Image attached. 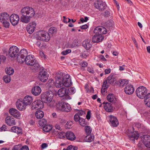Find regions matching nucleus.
<instances>
[{
  "label": "nucleus",
  "instance_id": "obj_1",
  "mask_svg": "<svg viewBox=\"0 0 150 150\" xmlns=\"http://www.w3.org/2000/svg\"><path fill=\"white\" fill-rule=\"evenodd\" d=\"M21 13L22 16L21 17L20 21L25 23L29 22L30 18L33 17L35 14L34 9L29 7L23 8L21 10Z\"/></svg>",
  "mask_w": 150,
  "mask_h": 150
},
{
  "label": "nucleus",
  "instance_id": "obj_2",
  "mask_svg": "<svg viewBox=\"0 0 150 150\" xmlns=\"http://www.w3.org/2000/svg\"><path fill=\"white\" fill-rule=\"evenodd\" d=\"M53 97L54 94L53 92L50 91L42 93L41 95V100L44 101V102L48 104L50 107H52L53 105V102H52Z\"/></svg>",
  "mask_w": 150,
  "mask_h": 150
},
{
  "label": "nucleus",
  "instance_id": "obj_3",
  "mask_svg": "<svg viewBox=\"0 0 150 150\" xmlns=\"http://www.w3.org/2000/svg\"><path fill=\"white\" fill-rule=\"evenodd\" d=\"M137 96L139 98L143 99L146 98L147 93V90L146 88L144 86H139L136 91Z\"/></svg>",
  "mask_w": 150,
  "mask_h": 150
},
{
  "label": "nucleus",
  "instance_id": "obj_4",
  "mask_svg": "<svg viewBox=\"0 0 150 150\" xmlns=\"http://www.w3.org/2000/svg\"><path fill=\"white\" fill-rule=\"evenodd\" d=\"M57 108L62 111L68 112L71 110V107L68 103L59 102L56 105Z\"/></svg>",
  "mask_w": 150,
  "mask_h": 150
},
{
  "label": "nucleus",
  "instance_id": "obj_5",
  "mask_svg": "<svg viewBox=\"0 0 150 150\" xmlns=\"http://www.w3.org/2000/svg\"><path fill=\"white\" fill-rule=\"evenodd\" d=\"M28 52L25 49L21 50L17 56V60L19 63H23L25 61V58L27 56Z\"/></svg>",
  "mask_w": 150,
  "mask_h": 150
},
{
  "label": "nucleus",
  "instance_id": "obj_6",
  "mask_svg": "<svg viewBox=\"0 0 150 150\" xmlns=\"http://www.w3.org/2000/svg\"><path fill=\"white\" fill-rule=\"evenodd\" d=\"M49 77V74L46 70L43 67L40 70L38 75L39 79L42 82H45L47 80Z\"/></svg>",
  "mask_w": 150,
  "mask_h": 150
},
{
  "label": "nucleus",
  "instance_id": "obj_7",
  "mask_svg": "<svg viewBox=\"0 0 150 150\" xmlns=\"http://www.w3.org/2000/svg\"><path fill=\"white\" fill-rule=\"evenodd\" d=\"M38 39L40 40L47 42L50 39L49 34L45 31H41L39 33Z\"/></svg>",
  "mask_w": 150,
  "mask_h": 150
},
{
  "label": "nucleus",
  "instance_id": "obj_8",
  "mask_svg": "<svg viewBox=\"0 0 150 150\" xmlns=\"http://www.w3.org/2000/svg\"><path fill=\"white\" fill-rule=\"evenodd\" d=\"M44 101L40 100H37L33 102L31 108L32 109H41L44 106Z\"/></svg>",
  "mask_w": 150,
  "mask_h": 150
},
{
  "label": "nucleus",
  "instance_id": "obj_9",
  "mask_svg": "<svg viewBox=\"0 0 150 150\" xmlns=\"http://www.w3.org/2000/svg\"><path fill=\"white\" fill-rule=\"evenodd\" d=\"M58 94L60 97H63L65 100L71 99V98L67 94V89L63 87L60 89L58 91Z\"/></svg>",
  "mask_w": 150,
  "mask_h": 150
},
{
  "label": "nucleus",
  "instance_id": "obj_10",
  "mask_svg": "<svg viewBox=\"0 0 150 150\" xmlns=\"http://www.w3.org/2000/svg\"><path fill=\"white\" fill-rule=\"evenodd\" d=\"M19 49L16 46L11 47L8 51V54L11 57H15L18 55Z\"/></svg>",
  "mask_w": 150,
  "mask_h": 150
},
{
  "label": "nucleus",
  "instance_id": "obj_11",
  "mask_svg": "<svg viewBox=\"0 0 150 150\" xmlns=\"http://www.w3.org/2000/svg\"><path fill=\"white\" fill-rule=\"evenodd\" d=\"M25 61L27 65L31 66L36 61L33 56L31 54L28 55L25 59Z\"/></svg>",
  "mask_w": 150,
  "mask_h": 150
},
{
  "label": "nucleus",
  "instance_id": "obj_12",
  "mask_svg": "<svg viewBox=\"0 0 150 150\" xmlns=\"http://www.w3.org/2000/svg\"><path fill=\"white\" fill-rule=\"evenodd\" d=\"M94 32L95 34L102 35V34H106L107 33V30L105 28L99 26L95 28Z\"/></svg>",
  "mask_w": 150,
  "mask_h": 150
},
{
  "label": "nucleus",
  "instance_id": "obj_13",
  "mask_svg": "<svg viewBox=\"0 0 150 150\" xmlns=\"http://www.w3.org/2000/svg\"><path fill=\"white\" fill-rule=\"evenodd\" d=\"M19 19L18 16L16 14H12L10 17V22L13 25H16L18 24Z\"/></svg>",
  "mask_w": 150,
  "mask_h": 150
},
{
  "label": "nucleus",
  "instance_id": "obj_14",
  "mask_svg": "<svg viewBox=\"0 0 150 150\" xmlns=\"http://www.w3.org/2000/svg\"><path fill=\"white\" fill-rule=\"evenodd\" d=\"M94 5L96 8L101 11L105 9L106 6V4L101 1H97L94 4Z\"/></svg>",
  "mask_w": 150,
  "mask_h": 150
},
{
  "label": "nucleus",
  "instance_id": "obj_15",
  "mask_svg": "<svg viewBox=\"0 0 150 150\" xmlns=\"http://www.w3.org/2000/svg\"><path fill=\"white\" fill-rule=\"evenodd\" d=\"M110 124L114 127H117L119 125V122L117 118L115 116L110 115L109 117Z\"/></svg>",
  "mask_w": 150,
  "mask_h": 150
},
{
  "label": "nucleus",
  "instance_id": "obj_16",
  "mask_svg": "<svg viewBox=\"0 0 150 150\" xmlns=\"http://www.w3.org/2000/svg\"><path fill=\"white\" fill-rule=\"evenodd\" d=\"M143 143L145 146L150 148V136L145 135L142 138Z\"/></svg>",
  "mask_w": 150,
  "mask_h": 150
},
{
  "label": "nucleus",
  "instance_id": "obj_17",
  "mask_svg": "<svg viewBox=\"0 0 150 150\" xmlns=\"http://www.w3.org/2000/svg\"><path fill=\"white\" fill-rule=\"evenodd\" d=\"M9 113L14 117L19 119L21 116L20 112L16 109L12 108L9 111Z\"/></svg>",
  "mask_w": 150,
  "mask_h": 150
},
{
  "label": "nucleus",
  "instance_id": "obj_18",
  "mask_svg": "<svg viewBox=\"0 0 150 150\" xmlns=\"http://www.w3.org/2000/svg\"><path fill=\"white\" fill-rule=\"evenodd\" d=\"M36 25V23L34 22L28 24L26 27L28 32L30 34L32 33L35 28Z\"/></svg>",
  "mask_w": 150,
  "mask_h": 150
},
{
  "label": "nucleus",
  "instance_id": "obj_19",
  "mask_svg": "<svg viewBox=\"0 0 150 150\" xmlns=\"http://www.w3.org/2000/svg\"><path fill=\"white\" fill-rule=\"evenodd\" d=\"M16 107L20 110H25L26 107L22 99H19V101L16 102Z\"/></svg>",
  "mask_w": 150,
  "mask_h": 150
},
{
  "label": "nucleus",
  "instance_id": "obj_20",
  "mask_svg": "<svg viewBox=\"0 0 150 150\" xmlns=\"http://www.w3.org/2000/svg\"><path fill=\"white\" fill-rule=\"evenodd\" d=\"M124 91L126 94L131 95L134 92V88L132 85L128 84L125 88Z\"/></svg>",
  "mask_w": 150,
  "mask_h": 150
},
{
  "label": "nucleus",
  "instance_id": "obj_21",
  "mask_svg": "<svg viewBox=\"0 0 150 150\" xmlns=\"http://www.w3.org/2000/svg\"><path fill=\"white\" fill-rule=\"evenodd\" d=\"M41 88L40 87L38 86H36L33 87L31 90L32 94L35 96L39 95L41 93Z\"/></svg>",
  "mask_w": 150,
  "mask_h": 150
},
{
  "label": "nucleus",
  "instance_id": "obj_22",
  "mask_svg": "<svg viewBox=\"0 0 150 150\" xmlns=\"http://www.w3.org/2000/svg\"><path fill=\"white\" fill-rule=\"evenodd\" d=\"M104 39V37L101 35L96 34L93 37L92 41L94 43H98L102 41Z\"/></svg>",
  "mask_w": 150,
  "mask_h": 150
},
{
  "label": "nucleus",
  "instance_id": "obj_23",
  "mask_svg": "<svg viewBox=\"0 0 150 150\" xmlns=\"http://www.w3.org/2000/svg\"><path fill=\"white\" fill-rule=\"evenodd\" d=\"M66 134V137L68 139L71 141L76 139V136L73 132L71 131H68Z\"/></svg>",
  "mask_w": 150,
  "mask_h": 150
},
{
  "label": "nucleus",
  "instance_id": "obj_24",
  "mask_svg": "<svg viewBox=\"0 0 150 150\" xmlns=\"http://www.w3.org/2000/svg\"><path fill=\"white\" fill-rule=\"evenodd\" d=\"M103 104H104V108L105 110L108 112H111L113 111V107L112 104L108 102H103Z\"/></svg>",
  "mask_w": 150,
  "mask_h": 150
},
{
  "label": "nucleus",
  "instance_id": "obj_25",
  "mask_svg": "<svg viewBox=\"0 0 150 150\" xmlns=\"http://www.w3.org/2000/svg\"><path fill=\"white\" fill-rule=\"evenodd\" d=\"M22 100L23 102V103L27 106L30 105L33 101V98L31 96H27Z\"/></svg>",
  "mask_w": 150,
  "mask_h": 150
},
{
  "label": "nucleus",
  "instance_id": "obj_26",
  "mask_svg": "<svg viewBox=\"0 0 150 150\" xmlns=\"http://www.w3.org/2000/svg\"><path fill=\"white\" fill-rule=\"evenodd\" d=\"M128 136L131 140L134 141L135 140H137L139 137V134L138 132L135 131L131 132L128 134Z\"/></svg>",
  "mask_w": 150,
  "mask_h": 150
},
{
  "label": "nucleus",
  "instance_id": "obj_27",
  "mask_svg": "<svg viewBox=\"0 0 150 150\" xmlns=\"http://www.w3.org/2000/svg\"><path fill=\"white\" fill-rule=\"evenodd\" d=\"M108 82L112 84H114L116 83V77L115 74H111L107 78Z\"/></svg>",
  "mask_w": 150,
  "mask_h": 150
},
{
  "label": "nucleus",
  "instance_id": "obj_28",
  "mask_svg": "<svg viewBox=\"0 0 150 150\" xmlns=\"http://www.w3.org/2000/svg\"><path fill=\"white\" fill-rule=\"evenodd\" d=\"M6 123L9 126H11L15 125L14 119L10 116H7L5 119Z\"/></svg>",
  "mask_w": 150,
  "mask_h": 150
},
{
  "label": "nucleus",
  "instance_id": "obj_29",
  "mask_svg": "<svg viewBox=\"0 0 150 150\" xmlns=\"http://www.w3.org/2000/svg\"><path fill=\"white\" fill-rule=\"evenodd\" d=\"M34 63V64L31 65V69L33 71H38L39 70H41L42 69V68L40 67L38 62L36 61Z\"/></svg>",
  "mask_w": 150,
  "mask_h": 150
},
{
  "label": "nucleus",
  "instance_id": "obj_30",
  "mask_svg": "<svg viewBox=\"0 0 150 150\" xmlns=\"http://www.w3.org/2000/svg\"><path fill=\"white\" fill-rule=\"evenodd\" d=\"M82 45L87 50H89L92 46L91 42L89 40L84 41L82 43Z\"/></svg>",
  "mask_w": 150,
  "mask_h": 150
},
{
  "label": "nucleus",
  "instance_id": "obj_31",
  "mask_svg": "<svg viewBox=\"0 0 150 150\" xmlns=\"http://www.w3.org/2000/svg\"><path fill=\"white\" fill-rule=\"evenodd\" d=\"M10 18L9 15L6 13H2L0 16V21L1 22L9 20Z\"/></svg>",
  "mask_w": 150,
  "mask_h": 150
},
{
  "label": "nucleus",
  "instance_id": "obj_32",
  "mask_svg": "<svg viewBox=\"0 0 150 150\" xmlns=\"http://www.w3.org/2000/svg\"><path fill=\"white\" fill-rule=\"evenodd\" d=\"M107 99L109 102L112 103H114L116 100V98L114 95L112 93L109 94L108 95L107 97Z\"/></svg>",
  "mask_w": 150,
  "mask_h": 150
},
{
  "label": "nucleus",
  "instance_id": "obj_33",
  "mask_svg": "<svg viewBox=\"0 0 150 150\" xmlns=\"http://www.w3.org/2000/svg\"><path fill=\"white\" fill-rule=\"evenodd\" d=\"M11 130L12 132L18 134H22V130L21 128L18 127L13 126L11 128Z\"/></svg>",
  "mask_w": 150,
  "mask_h": 150
},
{
  "label": "nucleus",
  "instance_id": "obj_34",
  "mask_svg": "<svg viewBox=\"0 0 150 150\" xmlns=\"http://www.w3.org/2000/svg\"><path fill=\"white\" fill-rule=\"evenodd\" d=\"M144 102L145 105L147 106L150 108V93L147 94L144 99Z\"/></svg>",
  "mask_w": 150,
  "mask_h": 150
},
{
  "label": "nucleus",
  "instance_id": "obj_35",
  "mask_svg": "<svg viewBox=\"0 0 150 150\" xmlns=\"http://www.w3.org/2000/svg\"><path fill=\"white\" fill-rule=\"evenodd\" d=\"M5 72L6 74L8 75H12L14 72L13 69L11 67H7L5 69Z\"/></svg>",
  "mask_w": 150,
  "mask_h": 150
},
{
  "label": "nucleus",
  "instance_id": "obj_36",
  "mask_svg": "<svg viewBox=\"0 0 150 150\" xmlns=\"http://www.w3.org/2000/svg\"><path fill=\"white\" fill-rule=\"evenodd\" d=\"M44 116L43 112L41 110L37 111L35 113V116L37 118L41 119Z\"/></svg>",
  "mask_w": 150,
  "mask_h": 150
},
{
  "label": "nucleus",
  "instance_id": "obj_37",
  "mask_svg": "<svg viewBox=\"0 0 150 150\" xmlns=\"http://www.w3.org/2000/svg\"><path fill=\"white\" fill-rule=\"evenodd\" d=\"M94 136L93 135L88 134L84 139V140L87 142H91L94 140Z\"/></svg>",
  "mask_w": 150,
  "mask_h": 150
},
{
  "label": "nucleus",
  "instance_id": "obj_38",
  "mask_svg": "<svg viewBox=\"0 0 150 150\" xmlns=\"http://www.w3.org/2000/svg\"><path fill=\"white\" fill-rule=\"evenodd\" d=\"M114 23L112 20L108 21L106 23V26L107 28H109V29L112 28V27L114 26Z\"/></svg>",
  "mask_w": 150,
  "mask_h": 150
},
{
  "label": "nucleus",
  "instance_id": "obj_39",
  "mask_svg": "<svg viewBox=\"0 0 150 150\" xmlns=\"http://www.w3.org/2000/svg\"><path fill=\"white\" fill-rule=\"evenodd\" d=\"M52 126L51 125H46L43 127V130L46 132H49L52 129Z\"/></svg>",
  "mask_w": 150,
  "mask_h": 150
},
{
  "label": "nucleus",
  "instance_id": "obj_40",
  "mask_svg": "<svg viewBox=\"0 0 150 150\" xmlns=\"http://www.w3.org/2000/svg\"><path fill=\"white\" fill-rule=\"evenodd\" d=\"M64 75V74L63 72H59L56 74V79L59 80H62V78Z\"/></svg>",
  "mask_w": 150,
  "mask_h": 150
},
{
  "label": "nucleus",
  "instance_id": "obj_41",
  "mask_svg": "<svg viewBox=\"0 0 150 150\" xmlns=\"http://www.w3.org/2000/svg\"><path fill=\"white\" fill-rule=\"evenodd\" d=\"M75 92V89L74 87H71L68 88L67 90V95H71L74 94Z\"/></svg>",
  "mask_w": 150,
  "mask_h": 150
},
{
  "label": "nucleus",
  "instance_id": "obj_42",
  "mask_svg": "<svg viewBox=\"0 0 150 150\" xmlns=\"http://www.w3.org/2000/svg\"><path fill=\"white\" fill-rule=\"evenodd\" d=\"M47 121L45 119H42L39 121L38 124L41 127H43L47 125Z\"/></svg>",
  "mask_w": 150,
  "mask_h": 150
},
{
  "label": "nucleus",
  "instance_id": "obj_43",
  "mask_svg": "<svg viewBox=\"0 0 150 150\" xmlns=\"http://www.w3.org/2000/svg\"><path fill=\"white\" fill-rule=\"evenodd\" d=\"M63 82V86L66 87H70L72 85V83L71 79H69L68 81H64Z\"/></svg>",
  "mask_w": 150,
  "mask_h": 150
},
{
  "label": "nucleus",
  "instance_id": "obj_44",
  "mask_svg": "<svg viewBox=\"0 0 150 150\" xmlns=\"http://www.w3.org/2000/svg\"><path fill=\"white\" fill-rule=\"evenodd\" d=\"M119 82V86L121 87H123L124 86L127 85L128 83V81L125 80L123 79L120 81Z\"/></svg>",
  "mask_w": 150,
  "mask_h": 150
},
{
  "label": "nucleus",
  "instance_id": "obj_45",
  "mask_svg": "<svg viewBox=\"0 0 150 150\" xmlns=\"http://www.w3.org/2000/svg\"><path fill=\"white\" fill-rule=\"evenodd\" d=\"M63 85V84L62 80H56L55 83V86L57 88H60Z\"/></svg>",
  "mask_w": 150,
  "mask_h": 150
},
{
  "label": "nucleus",
  "instance_id": "obj_46",
  "mask_svg": "<svg viewBox=\"0 0 150 150\" xmlns=\"http://www.w3.org/2000/svg\"><path fill=\"white\" fill-rule=\"evenodd\" d=\"M49 34H51L52 35L55 33H56L57 32V29L55 27H51L49 30Z\"/></svg>",
  "mask_w": 150,
  "mask_h": 150
},
{
  "label": "nucleus",
  "instance_id": "obj_47",
  "mask_svg": "<svg viewBox=\"0 0 150 150\" xmlns=\"http://www.w3.org/2000/svg\"><path fill=\"white\" fill-rule=\"evenodd\" d=\"M10 76L5 75L4 76L3 78V80L6 83H8L10 82L11 79Z\"/></svg>",
  "mask_w": 150,
  "mask_h": 150
},
{
  "label": "nucleus",
  "instance_id": "obj_48",
  "mask_svg": "<svg viewBox=\"0 0 150 150\" xmlns=\"http://www.w3.org/2000/svg\"><path fill=\"white\" fill-rule=\"evenodd\" d=\"M85 131L87 134H89L92 131V129L90 126H86L85 127Z\"/></svg>",
  "mask_w": 150,
  "mask_h": 150
},
{
  "label": "nucleus",
  "instance_id": "obj_49",
  "mask_svg": "<svg viewBox=\"0 0 150 150\" xmlns=\"http://www.w3.org/2000/svg\"><path fill=\"white\" fill-rule=\"evenodd\" d=\"M71 79L70 76L68 74H67L64 75L63 77L62 81L63 82L64 81H69V79Z\"/></svg>",
  "mask_w": 150,
  "mask_h": 150
},
{
  "label": "nucleus",
  "instance_id": "obj_50",
  "mask_svg": "<svg viewBox=\"0 0 150 150\" xmlns=\"http://www.w3.org/2000/svg\"><path fill=\"white\" fill-rule=\"evenodd\" d=\"M80 125L83 127H85L87 125V122L85 121L84 119L82 118L79 121Z\"/></svg>",
  "mask_w": 150,
  "mask_h": 150
},
{
  "label": "nucleus",
  "instance_id": "obj_51",
  "mask_svg": "<svg viewBox=\"0 0 150 150\" xmlns=\"http://www.w3.org/2000/svg\"><path fill=\"white\" fill-rule=\"evenodd\" d=\"M66 134L63 132H59L57 134L58 137L60 138H64L66 136Z\"/></svg>",
  "mask_w": 150,
  "mask_h": 150
},
{
  "label": "nucleus",
  "instance_id": "obj_52",
  "mask_svg": "<svg viewBox=\"0 0 150 150\" xmlns=\"http://www.w3.org/2000/svg\"><path fill=\"white\" fill-rule=\"evenodd\" d=\"M81 117L78 113H76L74 117V120L76 122L79 121L80 119L81 118Z\"/></svg>",
  "mask_w": 150,
  "mask_h": 150
},
{
  "label": "nucleus",
  "instance_id": "obj_53",
  "mask_svg": "<svg viewBox=\"0 0 150 150\" xmlns=\"http://www.w3.org/2000/svg\"><path fill=\"white\" fill-rule=\"evenodd\" d=\"M66 122V120L62 118H60L58 120V122L60 125H62L64 124Z\"/></svg>",
  "mask_w": 150,
  "mask_h": 150
},
{
  "label": "nucleus",
  "instance_id": "obj_54",
  "mask_svg": "<svg viewBox=\"0 0 150 150\" xmlns=\"http://www.w3.org/2000/svg\"><path fill=\"white\" fill-rule=\"evenodd\" d=\"M8 21H4L3 22H1L4 27L6 28H8L9 26L10 23L8 22Z\"/></svg>",
  "mask_w": 150,
  "mask_h": 150
},
{
  "label": "nucleus",
  "instance_id": "obj_55",
  "mask_svg": "<svg viewBox=\"0 0 150 150\" xmlns=\"http://www.w3.org/2000/svg\"><path fill=\"white\" fill-rule=\"evenodd\" d=\"M68 150H77L78 147L72 145H70L67 147Z\"/></svg>",
  "mask_w": 150,
  "mask_h": 150
},
{
  "label": "nucleus",
  "instance_id": "obj_56",
  "mask_svg": "<svg viewBox=\"0 0 150 150\" xmlns=\"http://www.w3.org/2000/svg\"><path fill=\"white\" fill-rule=\"evenodd\" d=\"M107 84L108 83L107 80L103 82L102 86V88L101 89L102 90L103 88L104 89H105L108 88V86Z\"/></svg>",
  "mask_w": 150,
  "mask_h": 150
},
{
  "label": "nucleus",
  "instance_id": "obj_57",
  "mask_svg": "<svg viewBox=\"0 0 150 150\" xmlns=\"http://www.w3.org/2000/svg\"><path fill=\"white\" fill-rule=\"evenodd\" d=\"M71 52V50L70 49H67L65 51H63L62 52L61 54L64 55H66L70 53Z\"/></svg>",
  "mask_w": 150,
  "mask_h": 150
},
{
  "label": "nucleus",
  "instance_id": "obj_58",
  "mask_svg": "<svg viewBox=\"0 0 150 150\" xmlns=\"http://www.w3.org/2000/svg\"><path fill=\"white\" fill-rule=\"evenodd\" d=\"M80 65L82 67H85L88 65L87 62L84 61H83L80 63Z\"/></svg>",
  "mask_w": 150,
  "mask_h": 150
},
{
  "label": "nucleus",
  "instance_id": "obj_59",
  "mask_svg": "<svg viewBox=\"0 0 150 150\" xmlns=\"http://www.w3.org/2000/svg\"><path fill=\"white\" fill-rule=\"evenodd\" d=\"M6 59V58L4 56L0 55V64L1 62L4 63L5 62Z\"/></svg>",
  "mask_w": 150,
  "mask_h": 150
},
{
  "label": "nucleus",
  "instance_id": "obj_60",
  "mask_svg": "<svg viewBox=\"0 0 150 150\" xmlns=\"http://www.w3.org/2000/svg\"><path fill=\"white\" fill-rule=\"evenodd\" d=\"M78 110L79 111V112L76 113H78L79 114V115L81 117V116H84L85 114H86L85 112L83 110Z\"/></svg>",
  "mask_w": 150,
  "mask_h": 150
},
{
  "label": "nucleus",
  "instance_id": "obj_61",
  "mask_svg": "<svg viewBox=\"0 0 150 150\" xmlns=\"http://www.w3.org/2000/svg\"><path fill=\"white\" fill-rule=\"evenodd\" d=\"M21 145L18 144L15 145L13 147V150H21Z\"/></svg>",
  "mask_w": 150,
  "mask_h": 150
},
{
  "label": "nucleus",
  "instance_id": "obj_62",
  "mask_svg": "<svg viewBox=\"0 0 150 150\" xmlns=\"http://www.w3.org/2000/svg\"><path fill=\"white\" fill-rule=\"evenodd\" d=\"M54 80L52 79H50L48 80L47 83L48 84L49 87H51L52 83H54Z\"/></svg>",
  "mask_w": 150,
  "mask_h": 150
},
{
  "label": "nucleus",
  "instance_id": "obj_63",
  "mask_svg": "<svg viewBox=\"0 0 150 150\" xmlns=\"http://www.w3.org/2000/svg\"><path fill=\"white\" fill-rule=\"evenodd\" d=\"M111 15V13L109 11L106 10L104 13V16L105 17H108L110 16Z\"/></svg>",
  "mask_w": 150,
  "mask_h": 150
},
{
  "label": "nucleus",
  "instance_id": "obj_64",
  "mask_svg": "<svg viewBox=\"0 0 150 150\" xmlns=\"http://www.w3.org/2000/svg\"><path fill=\"white\" fill-rule=\"evenodd\" d=\"M87 70L91 74H93L94 73V71L92 68L88 67L87 68Z\"/></svg>",
  "mask_w": 150,
  "mask_h": 150
}]
</instances>
